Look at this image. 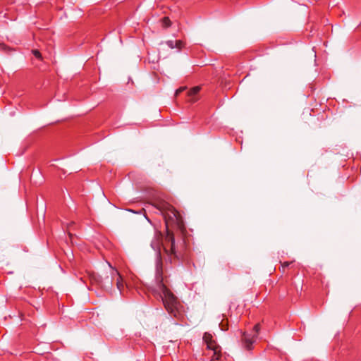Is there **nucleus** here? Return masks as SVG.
I'll list each match as a JSON object with an SVG mask.
<instances>
[{
    "instance_id": "obj_15",
    "label": "nucleus",
    "mask_w": 361,
    "mask_h": 361,
    "mask_svg": "<svg viewBox=\"0 0 361 361\" xmlns=\"http://www.w3.org/2000/svg\"><path fill=\"white\" fill-rule=\"evenodd\" d=\"M68 235H69V237L71 238V243H73V242H72L73 234L71 233H68Z\"/></svg>"
},
{
    "instance_id": "obj_16",
    "label": "nucleus",
    "mask_w": 361,
    "mask_h": 361,
    "mask_svg": "<svg viewBox=\"0 0 361 361\" xmlns=\"http://www.w3.org/2000/svg\"><path fill=\"white\" fill-rule=\"evenodd\" d=\"M5 47V45L3 44H0V48L4 49Z\"/></svg>"
},
{
    "instance_id": "obj_8",
    "label": "nucleus",
    "mask_w": 361,
    "mask_h": 361,
    "mask_svg": "<svg viewBox=\"0 0 361 361\" xmlns=\"http://www.w3.org/2000/svg\"><path fill=\"white\" fill-rule=\"evenodd\" d=\"M161 22H162V25L164 27H169L171 25V22L168 17L163 18L161 20Z\"/></svg>"
},
{
    "instance_id": "obj_7",
    "label": "nucleus",
    "mask_w": 361,
    "mask_h": 361,
    "mask_svg": "<svg viewBox=\"0 0 361 361\" xmlns=\"http://www.w3.org/2000/svg\"><path fill=\"white\" fill-rule=\"evenodd\" d=\"M200 90V86H196L192 88L188 92V95L191 97L190 102H194L196 101V99L193 98V97L197 94Z\"/></svg>"
},
{
    "instance_id": "obj_3",
    "label": "nucleus",
    "mask_w": 361,
    "mask_h": 361,
    "mask_svg": "<svg viewBox=\"0 0 361 361\" xmlns=\"http://www.w3.org/2000/svg\"><path fill=\"white\" fill-rule=\"evenodd\" d=\"M163 302L166 309L171 313H173L177 307V299L175 295L164 288Z\"/></svg>"
},
{
    "instance_id": "obj_6",
    "label": "nucleus",
    "mask_w": 361,
    "mask_h": 361,
    "mask_svg": "<svg viewBox=\"0 0 361 361\" xmlns=\"http://www.w3.org/2000/svg\"><path fill=\"white\" fill-rule=\"evenodd\" d=\"M260 326L259 324H257L253 329V334H247L245 333L243 334V341L245 343V346L246 349L250 350L252 348V345L255 341V338L257 336V334L259 331Z\"/></svg>"
},
{
    "instance_id": "obj_10",
    "label": "nucleus",
    "mask_w": 361,
    "mask_h": 361,
    "mask_svg": "<svg viewBox=\"0 0 361 361\" xmlns=\"http://www.w3.org/2000/svg\"><path fill=\"white\" fill-rule=\"evenodd\" d=\"M32 52L35 56V57H37L39 59H42V54H40V52L38 50L33 49V50H32Z\"/></svg>"
},
{
    "instance_id": "obj_13",
    "label": "nucleus",
    "mask_w": 361,
    "mask_h": 361,
    "mask_svg": "<svg viewBox=\"0 0 361 361\" xmlns=\"http://www.w3.org/2000/svg\"><path fill=\"white\" fill-rule=\"evenodd\" d=\"M185 89H186L185 87H181L180 88H178V90H176V91L175 92V96L177 97L180 93L183 92Z\"/></svg>"
},
{
    "instance_id": "obj_12",
    "label": "nucleus",
    "mask_w": 361,
    "mask_h": 361,
    "mask_svg": "<svg viewBox=\"0 0 361 361\" xmlns=\"http://www.w3.org/2000/svg\"><path fill=\"white\" fill-rule=\"evenodd\" d=\"M166 44L167 45L171 48V49H174L175 48V41H173V40H169L166 42Z\"/></svg>"
},
{
    "instance_id": "obj_11",
    "label": "nucleus",
    "mask_w": 361,
    "mask_h": 361,
    "mask_svg": "<svg viewBox=\"0 0 361 361\" xmlns=\"http://www.w3.org/2000/svg\"><path fill=\"white\" fill-rule=\"evenodd\" d=\"M183 46V42L180 40H176L175 41V48H177L178 49H180Z\"/></svg>"
},
{
    "instance_id": "obj_2",
    "label": "nucleus",
    "mask_w": 361,
    "mask_h": 361,
    "mask_svg": "<svg viewBox=\"0 0 361 361\" xmlns=\"http://www.w3.org/2000/svg\"><path fill=\"white\" fill-rule=\"evenodd\" d=\"M109 271H104L101 276H91V280L99 285H100L102 288L106 289H111L112 286V281L114 277L116 275H118V273L116 270L113 269L110 264H109Z\"/></svg>"
},
{
    "instance_id": "obj_17",
    "label": "nucleus",
    "mask_w": 361,
    "mask_h": 361,
    "mask_svg": "<svg viewBox=\"0 0 361 361\" xmlns=\"http://www.w3.org/2000/svg\"><path fill=\"white\" fill-rule=\"evenodd\" d=\"M221 329L222 330H226L227 329H224V326L222 325Z\"/></svg>"
},
{
    "instance_id": "obj_9",
    "label": "nucleus",
    "mask_w": 361,
    "mask_h": 361,
    "mask_svg": "<svg viewBox=\"0 0 361 361\" xmlns=\"http://www.w3.org/2000/svg\"><path fill=\"white\" fill-rule=\"evenodd\" d=\"M116 276H117V281H116L117 288H118V289L120 291H121V287H122L123 284H122V283H121V281L120 280L121 279V276H120L119 274L118 275H116Z\"/></svg>"
},
{
    "instance_id": "obj_14",
    "label": "nucleus",
    "mask_w": 361,
    "mask_h": 361,
    "mask_svg": "<svg viewBox=\"0 0 361 361\" xmlns=\"http://www.w3.org/2000/svg\"><path fill=\"white\" fill-rule=\"evenodd\" d=\"M289 264H290L289 262H284V263L283 264V267H288V266L289 265Z\"/></svg>"
},
{
    "instance_id": "obj_1",
    "label": "nucleus",
    "mask_w": 361,
    "mask_h": 361,
    "mask_svg": "<svg viewBox=\"0 0 361 361\" xmlns=\"http://www.w3.org/2000/svg\"><path fill=\"white\" fill-rule=\"evenodd\" d=\"M154 207L160 211L164 218L167 230L166 240L171 243L170 250H167L166 247H164V250L167 255L174 254L175 239L169 227L173 225L180 227L182 224L181 216L171 204L166 202H159L154 204Z\"/></svg>"
},
{
    "instance_id": "obj_5",
    "label": "nucleus",
    "mask_w": 361,
    "mask_h": 361,
    "mask_svg": "<svg viewBox=\"0 0 361 361\" xmlns=\"http://www.w3.org/2000/svg\"><path fill=\"white\" fill-rule=\"evenodd\" d=\"M203 340L207 345V348L212 350L214 354L216 356V360H219L220 357V346L216 343L212 338V335L209 333H204L203 336Z\"/></svg>"
},
{
    "instance_id": "obj_4",
    "label": "nucleus",
    "mask_w": 361,
    "mask_h": 361,
    "mask_svg": "<svg viewBox=\"0 0 361 361\" xmlns=\"http://www.w3.org/2000/svg\"><path fill=\"white\" fill-rule=\"evenodd\" d=\"M162 246V235L157 233L151 242V247L154 251L157 259V266H159L161 263V247Z\"/></svg>"
}]
</instances>
